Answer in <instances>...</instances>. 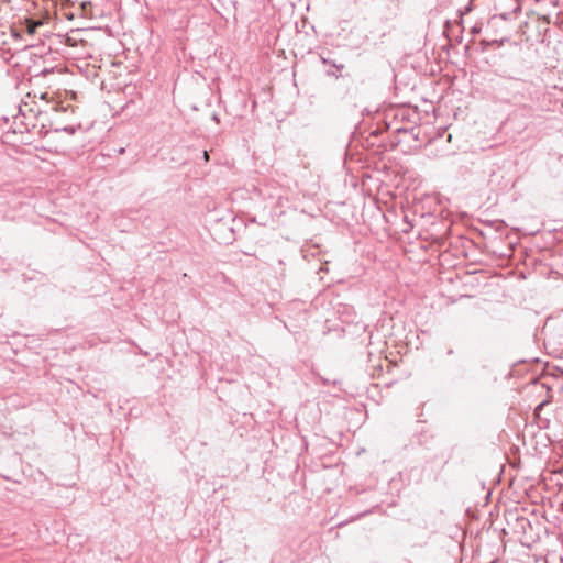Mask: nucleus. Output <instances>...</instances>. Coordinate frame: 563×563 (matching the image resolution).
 I'll return each mask as SVG.
<instances>
[{"label":"nucleus","mask_w":563,"mask_h":563,"mask_svg":"<svg viewBox=\"0 0 563 563\" xmlns=\"http://www.w3.org/2000/svg\"><path fill=\"white\" fill-rule=\"evenodd\" d=\"M56 131H64L68 134H75L76 128L75 126H64L63 129H56Z\"/></svg>","instance_id":"f257e3e1"},{"label":"nucleus","mask_w":563,"mask_h":563,"mask_svg":"<svg viewBox=\"0 0 563 563\" xmlns=\"http://www.w3.org/2000/svg\"><path fill=\"white\" fill-rule=\"evenodd\" d=\"M471 32H472L473 34H477V33H479V32H481V27H479V26H477V25H474V26L472 27Z\"/></svg>","instance_id":"f03ea898"},{"label":"nucleus","mask_w":563,"mask_h":563,"mask_svg":"<svg viewBox=\"0 0 563 563\" xmlns=\"http://www.w3.org/2000/svg\"><path fill=\"white\" fill-rule=\"evenodd\" d=\"M8 122H9V118H7V117L1 118L0 119V128H2V123L7 124Z\"/></svg>","instance_id":"7ed1b4c3"},{"label":"nucleus","mask_w":563,"mask_h":563,"mask_svg":"<svg viewBox=\"0 0 563 563\" xmlns=\"http://www.w3.org/2000/svg\"><path fill=\"white\" fill-rule=\"evenodd\" d=\"M454 354H455V351H454V349H452V347H451V349H449V350L446 351V355H448V356H452V355H454Z\"/></svg>","instance_id":"20e7f679"},{"label":"nucleus","mask_w":563,"mask_h":563,"mask_svg":"<svg viewBox=\"0 0 563 563\" xmlns=\"http://www.w3.org/2000/svg\"><path fill=\"white\" fill-rule=\"evenodd\" d=\"M327 74H328L329 76H335V77H339V75H336V74L334 73V70H331V71L329 70V71H327Z\"/></svg>","instance_id":"39448f33"},{"label":"nucleus","mask_w":563,"mask_h":563,"mask_svg":"<svg viewBox=\"0 0 563 563\" xmlns=\"http://www.w3.org/2000/svg\"><path fill=\"white\" fill-rule=\"evenodd\" d=\"M336 67V69H342L344 66L341 64V65H334Z\"/></svg>","instance_id":"423d86ee"},{"label":"nucleus","mask_w":563,"mask_h":563,"mask_svg":"<svg viewBox=\"0 0 563 563\" xmlns=\"http://www.w3.org/2000/svg\"><path fill=\"white\" fill-rule=\"evenodd\" d=\"M407 130L406 129H402V128H399L397 129V132H406Z\"/></svg>","instance_id":"0eeeda50"},{"label":"nucleus","mask_w":563,"mask_h":563,"mask_svg":"<svg viewBox=\"0 0 563 563\" xmlns=\"http://www.w3.org/2000/svg\"><path fill=\"white\" fill-rule=\"evenodd\" d=\"M203 157H205L206 159H208V157H209V156H208V153H207L206 151L203 152Z\"/></svg>","instance_id":"6e6552de"},{"label":"nucleus","mask_w":563,"mask_h":563,"mask_svg":"<svg viewBox=\"0 0 563 563\" xmlns=\"http://www.w3.org/2000/svg\"><path fill=\"white\" fill-rule=\"evenodd\" d=\"M323 384H324V385H328V384H329V380H328V379H323Z\"/></svg>","instance_id":"1a4fd4ad"}]
</instances>
